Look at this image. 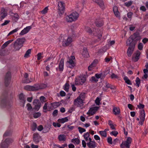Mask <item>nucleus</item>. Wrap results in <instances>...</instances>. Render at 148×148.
I'll return each mask as SVG.
<instances>
[{"label": "nucleus", "instance_id": "nucleus-17", "mask_svg": "<svg viewBox=\"0 0 148 148\" xmlns=\"http://www.w3.org/2000/svg\"><path fill=\"white\" fill-rule=\"evenodd\" d=\"M133 38L132 36H131L127 40L126 42L127 46L131 47L132 45L135 46V44L133 41H134Z\"/></svg>", "mask_w": 148, "mask_h": 148}, {"label": "nucleus", "instance_id": "nucleus-23", "mask_svg": "<svg viewBox=\"0 0 148 148\" xmlns=\"http://www.w3.org/2000/svg\"><path fill=\"white\" fill-rule=\"evenodd\" d=\"M87 144L89 148H95L97 146L96 143L94 140L87 143Z\"/></svg>", "mask_w": 148, "mask_h": 148}, {"label": "nucleus", "instance_id": "nucleus-37", "mask_svg": "<svg viewBox=\"0 0 148 148\" xmlns=\"http://www.w3.org/2000/svg\"><path fill=\"white\" fill-rule=\"evenodd\" d=\"M124 79L125 82L128 84L131 85L132 84L130 80L127 77L125 76L124 78Z\"/></svg>", "mask_w": 148, "mask_h": 148}, {"label": "nucleus", "instance_id": "nucleus-26", "mask_svg": "<svg viewBox=\"0 0 148 148\" xmlns=\"http://www.w3.org/2000/svg\"><path fill=\"white\" fill-rule=\"evenodd\" d=\"M64 60L62 59L60 61L59 64V68L60 71H62L64 68Z\"/></svg>", "mask_w": 148, "mask_h": 148}, {"label": "nucleus", "instance_id": "nucleus-25", "mask_svg": "<svg viewBox=\"0 0 148 148\" xmlns=\"http://www.w3.org/2000/svg\"><path fill=\"white\" fill-rule=\"evenodd\" d=\"M51 107L50 108L49 111L51 109L56 108L58 107L60 105V103L59 102H54L51 103Z\"/></svg>", "mask_w": 148, "mask_h": 148}, {"label": "nucleus", "instance_id": "nucleus-59", "mask_svg": "<svg viewBox=\"0 0 148 148\" xmlns=\"http://www.w3.org/2000/svg\"><path fill=\"white\" fill-rule=\"evenodd\" d=\"M43 127L42 125H39L37 127L38 130L40 131H41L43 129Z\"/></svg>", "mask_w": 148, "mask_h": 148}, {"label": "nucleus", "instance_id": "nucleus-20", "mask_svg": "<svg viewBox=\"0 0 148 148\" xmlns=\"http://www.w3.org/2000/svg\"><path fill=\"white\" fill-rule=\"evenodd\" d=\"M22 47L16 41L14 42V48L15 51H19Z\"/></svg>", "mask_w": 148, "mask_h": 148}, {"label": "nucleus", "instance_id": "nucleus-46", "mask_svg": "<svg viewBox=\"0 0 148 148\" xmlns=\"http://www.w3.org/2000/svg\"><path fill=\"white\" fill-rule=\"evenodd\" d=\"M136 82L137 87H139L140 84V80L138 77H137L136 78Z\"/></svg>", "mask_w": 148, "mask_h": 148}, {"label": "nucleus", "instance_id": "nucleus-27", "mask_svg": "<svg viewBox=\"0 0 148 148\" xmlns=\"http://www.w3.org/2000/svg\"><path fill=\"white\" fill-rule=\"evenodd\" d=\"M19 99L21 101V102L23 103V107H24V104L26 100L25 98L24 95L23 94V93H21L19 95Z\"/></svg>", "mask_w": 148, "mask_h": 148}, {"label": "nucleus", "instance_id": "nucleus-12", "mask_svg": "<svg viewBox=\"0 0 148 148\" xmlns=\"http://www.w3.org/2000/svg\"><path fill=\"white\" fill-rule=\"evenodd\" d=\"M145 111L144 110H142L140 111V121L139 122V123L141 125H142L143 123V122L145 119Z\"/></svg>", "mask_w": 148, "mask_h": 148}, {"label": "nucleus", "instance_id": "nucleus-38", "mask_svg": "<svg viewBox=\"0 0 148 148\" xmlns=\"http://www.w3.org/2000/svg\"><path fill=\"white\" fill-rule=\"evenodd\" d=\"M13 40H10L6 42L2 46V47L3 48L5 47L8 45V44L13 41Z\"/></svg>", "mask_w": 148, "mask_h": 148}, {"label": "nucleus", "instance_id": "nucleus-4", "mask_svg": "<svg viewBox=\"0 0 148 148\" xmlns=\"http://www.w3.org/2000/svg\"><path fill=\"white\" fill-rule=\"evenodd\" d=\"M132 141V138L130 137H127L126 141L123 142L121 145V148H130V145Z\"/></svg>", "mask_w": 148, "mask_h": 148}, {"label": "nucleus", "instance_id": "nucleus-63", "mask_svg": "<svg viewBox=\"0 0 148 148\" xmlns=\"http://www.w3.org/2000/svg\"><path fill=\"white\" fill-rule=\"evenodd\" d=\"M132 14H133V13L132 12H129L127 13V17L129 18H131Z\"/></svg>", "mask_w": 148, "mask_h": 148}, {"label": "nucleus", "instance_id": "nucleus-16", "mask_svg": "<svg viewBox=\"0 0 148 148\" xmlns=\"http://www.w3.org/2000/svg\"><path fill=\"white\" fill-rule=\"evenodd\" d=\"M135 47L133 45H132L131 47H129L128 49L127 52V55L129 57L131 56L134 51Z\"/></svg>", "mask_w": 148, "mask_h": 148}, {"label": "nucleus", "instance_id": "nucleus-49", "mask_svg": "<svg viewBox=\"0 0 148 148\" xmlns=\"http://www.w3.org/2000/svg\"><path fill=\"white\" fill-rule=\"evenodd\" d=\"M132 3V2L131 1H130L127 2H126L125 3V5L127 7L131 6Z\"/></svg>", "mask_w": 148, "mask_h": 148}, {"label": "nucleus", "instance_id": "nucleus-33", "mask_svg": "<svg viewBox=\"0 0 148 148\" xmlns=\"http://www.w3.org/2000/svg\"><path fill=\"white\" fill-rule=\"evenodd\" d=\"M32 86V91H35L40 90L38 84H36Z\"/></svg>", "mask_w": 148, "mask_h": 148}, {"label": "nucleus", "instance_id": "nucleus-51", "mask_svg": "<svg viewBox=\"0 0 148 148\" xmlns=\"http://www.w3.org/2000/svg\"><path fill=\"white\" fill-rule=\"evenodd\" d=\"M48 10L47 7H46L41 11V12L43 14H45L47 13Z\"/></svg>", "mask_w": 148, "mask_h": 148}, {"label": "nucleus", "instance_id": "nucleus-7", "mask_svg": "<svg viewBox=\"0 0 148 148\" xmlns=\"http://www.w3.org/2000/svg\"><path fill=\"white\" fill-rule=\"evenodd\" d=\"M84 101L77 97L75 99L73 102L74 105L77 107L82 106L84 105Z\"/></svg>", "mask_w": 148, "mask_h": 148}, {"label": "nucleus", "instance_id": "nucleus-29", "mask_svg": "<svg viewBox=\"0 0 148 148\" xmlns=\"http://www.w3.org/2000/svg\"><path fill=\"white\" fill-rule=\"evenodd\" d=\"M67 62L69 63V66L70 68H72L75 66L74 62L71 59H69V60L67 61Z\"/></svg>", "mask_w": 148, "mask_h": 148}, {"label": "nucleus", "instance_id": "nucleus-64", "mask_svg": "<svg viewBox=\"0 0 148 148\" xmlns=\"http://www.w3.org/2000/svg\"><path fill=\"white\" fill-rule=\"evenodd\" d=\"M111 134L116 136L118 134V132L116 131H112L111 132Z\"/></svg>", "mask_w": 148, "mask_h": 148}, {"label": "nucleus", "instance_id": "nucleus-6", "mask_svg": "<svg viewBox=\"0 0 148 148\" xmlns=\"http://www.w3.org/2000/svg\"><path fill=\"white\" fill-rule=\"evenodd\" d=\"M99 107L97 106L90 108L88 112L87 113V114L88 115V116L87 117V118H88V117L93 115L95 114L96 112L99 109Z\"/></svg>", "mask_w": 148, "mask_h": 148}, {"label": "nucleus", "instance_id": "nucleus-45", "mask_svg": "<svg viewBox=\"0 0 148 148\" xmlns=\"http://www.w3.org/2000/svg\"><path fill=\"white\" fill-rule=\"evenodd\" d=\"M69 84L67 83H66L64 86V90L66 92H68L69 91Z\"/></svg>", "mask_w": 148, "mask_h": 148}, {"label": "nucleus", "instance_id": "nucleus-50", "mask_svg": "<svg viewBox=\"0 0 148 148\" xmlns=\"http://www.w3.org/2000/svg\"><path fill=\"white\" fill-rule=\"evenodd\" d=\"M101 99L97 97L95 100V103L97 105H99Z\"/></svg>", "mask_w": 148, "mask_h": 148}, {"label": "nucleus", "instance_id": "nucleus-19", "mask_svg": "<svg viewBox=\"0 0 148 148\" xmlns=\"http://www.w3.org/2000/svg\"><path fill=\"white\" fill-rule=\"evenodd\" d=\"M26 39L24 37L19 38L15 41L22 46H23V44L26 41Z\"/></svg>", "mask_w": 148, "mask_h": 148}, {"label": "nucleus", "instance_id": "nucleus-32", "mask_svg": "<svg viewBox=\"0 0 148 148\" xmlns=\"http://www.w3.org/2000/svg\"><path fill=\"white\" fill-rule=\"evenodd\" d=\"M68 121L67 117H66L63 118L59 119L58 121L59 123H63L65 122H67Z\"/></svg>", "mask_w": 148, "mask_h": 148}, {"label": "nucleus", "instance_id": "nucleus-14", "mask_svg": "<svg viewBox=\"0 0 148 148\" xmlns=\"http://www.w3.org/2000/svg\"><path fill=\"white\" fill-rule=\"evenodd\" d=\"M7 15V13L5 9L2 8L0 11V21L3 19Z\"/></svg>", "mask_w": 148, "mask_h": 148}, {"label": "nucleus", "instance_id": "nucleus-55", "mask_svg": "<svg viewBox=\"0 0 148 148\" xmlns=\"http://www.w3.org/2000/svg\"><path fill=\"white\" fill-rule=\"evenodd\" d=\"M10 131H6L5 133H4V134L3 135L4 136H9L10 135Z\"/></svg>", "mask_w": 148, "mask_h": 148}, {"label": "nucleus", "instance_id": "nucleus-15", "mask_svg": "<svg viewBox=\"0 0 148 148\" xmlns=\"http://www.w3.org/2000/svg\"><path fill=\"white\" fill-rule=\"evenodd\" d=\"M32 27L31 26H28L24 28L22 30L19 35L21 36L29 32V30L31 29Z\"/></svg>", "mask_w": 148, "mask_h": 148}, {"label": "nucleus", "instance_id": "nucleus-48", "mask_svg": "<svg viewBox=\"0 0 148 148\" xmlns=\"http://www.w3.org/2000/svg\"><path fill=\"white\" fill-rule=\"evenodd\" d=\"M78 129L80 133L82 134L83 132L86 131V130L80 127H78Z\"/></svg>", "mask_w": 148, "mask_h": 148}, {"label": "nucleus", "instance_id": "nucleus-22", "mask_svg": "<svg viewBox=\"0 0 148 148\" xmlns=\"http://www.w3.org/2000/svg\"><path fill=\"white\" fill-rule=\"evenodd\" d=\"M113 11L115 16L117 18H120V13L118 11V8L117 6H114L113 8Z\"/></svg>", "mask_w": 148, "mask_h": 148}, {"label": "nucleus", "instance_id": "nucleus-35", "mask_svg": "<svg viewBox=\"0 0 148 148\" xmlns=\"http://www.w3.org/2000/svg\"><path fill=\"white\" fill-rule=\"evenodd\" d=\"M31 53V49H28L26 52L24 56V57L26 58H28L29 57L30 54Z\"/></svg>", "mask_w": 148, "mask_h": 148}, {"label": "nucleus", "instance_id": "nucleus-2", "mask_svg": "<svg viewBox=\"0 0 148 148\" xmlns=\"http://www.w3.org/2000/svg\"><path fill=\"white\" fill-rule=\"evenodd\" d=\"M13 141V140L12 139L7 138L1 143L0 145L1 146L2 148H7Z\"/></svg>", "mask_w": 148, "mask_h": 148}, {"label": "nucleus", "instance_id": "nucleus-34", "mask_svg": "<svg viewBox=\"0 0 148 148\" xmlns=\"http://www.w3.org/2000/svg\"><path fill=\"white\" fill-rule=\"evenodd\" d=\"M85 96L86 94L85 93L82 92L77 97L81 100H82L84 101L85 97Z\"/></svg>", "mask_w": 148, "mask_h": 148}, {"label": "nucleus", "instance_id": "nucleus-43", "mask_svg": "<svg viewBox=\"0 0 148 148\" xmlns=\"http://www.w3.org/2000/svg\"><path fill=\"white\" fill-rule=\"evenodd\" d=\"M37 126V125L34 122H33L31 126L32 130L33 131H35L36 130Z\"/></svg>", "mask_w": 148, "mask_h": 148}, {"label": "nucleus", "instance_id": "nucleus-3", "mask_svg": "<svg viewBox=\"0 0 148 148\" xmlns=\"http://www.w3.org/2000/svg\"><path fill=\"white\" fill-rule=\"evenodd\" d=\"M132 141V138L130 137H127L126 141L123 142L121 145V148H130V145Z\"/></svg>", "mask_w": 148, "mask_h": 148}, {"label": "nucleus", "instance_id": "nucleus-30", "mask_svg": "<svg viewBox=\"0 0 148 148\" xmlns=\"http://www.w3.org/2000/svg\"><path fill=\"white\" fill-rule=\"evenodd\" d=\"M132 36L133 38V39L134 41L139 40L141 38L140 36L136 34H134Z\"/></svg>", "mask_w": 148, "mask_h": 148}, {"label": "nucleus", "instance_id": "nucleus-44", "mask_svg": "<svg viewBox=\"0 0 148 148\" xmlns=\"http://www.w3.org/2000/svg\"><path fill=\"white\" fill-rule=\"evenodd\" d=\"M95 31L96 32V33H97V34H95L94 32L93 33V34L94 35H97V36H98L99 38L101 37L102 36V35H101V32H100L99 33V32H100V31L98 29H97L96 30V31Z\"/></svg>", "mask_w": 148, "mask_h": 148}, {"label": "nucleus", "instance_id": "nucleus-54", "mask_svg": "<svg viewBox=\"0 0 148 148\" xmlns=\"http://www.w3.org/2000/svg\"><path fill=\"white\" fill-rule=\"evenodd\" d=\"M27 110L28 111H30L32 109V107L31 104L29 103H28L27 104Z\"/></svg>", "mask_w": 148, "mask_h": 148}, {"label": "nucleus", "instance_id": "nucleus-18", "mask_svg": "<svg viewBox=\"0 0 148 148\" xmlns=\"http://www.w3.org/2000/svg\"><path fill=\"white\" fill-rule=\"evenodd\" d=\"M94 2L97 3V4L102 9L105 8V5L103 0H92Z\"/></svg>", "mask_w": 148, "mask_h": 148}, {"label": "nucleus", "instance_id": "nucleus-40", "mask_svg": "<svg viewBox=\"0 0 148 148\" xmlns=\"http://www.w3.org/2000/svg\"><path fill=\"white\" fill-rule=\"evenodd\" d=\"M71 142L74 143H75L76 144L78 145L79 144L80 140L78 138H73Z\"/></svg>", "mask_w": 148, "mask_h": 148}, {"label": "nucleus", "instance_id": "nucleus-1", "mask_svg": "<svg viewBox=\"0 0 148 148\" xmlns=\"http://www.w3.org/2000/svg\"><path fill=\"white\" fill-rule=\"evenodd\" d=\"M79 16V14L77 12H72L66 16L65 17V20L68 22L71 23L77 20Z\"/></svg>", "mask_w": 148, "mask_h": 148}, {"label": "nucleus", "instance_id": "nucleus-24", "mask_svg": "<svg viewBox=\"0 0 148 148\" xmlns=\"http://www.w3.org/2000/svg\"><path fill=\"white\" fill-rule=\"evenodd\" d=\"M72 42V38L70 37H69L67 40L64 42V43H63V45L64 46H68Z\"/></svg>", "mask_w": 148, "mask_h": 148}, {"label": "nucleus", "instance_id": "nucleus-39", "mask_svg": "<svg viewBox=\"0 0 148 148\" xmlns=\"http://www.w3.org/2000/svg\"><path fill=\"white\" fill-rule=\"evenodd\" d=\"M58 138L60 141H64L66 140L65 136L64 135H60L58 137Z\"/></svg>", "mask_w": 148, "mask_h": 148}, {"label": "nucleus", "instance_id": "nucleus-10", "mask_svg": "<svg viewBox=\"0 0 148 148\" xmlns=\"http://www.w3.org/2000/svg\"><path fill=\"white\" fill-rule=\"evenodd\" d=\"M140 52L137 50L132 56V60L134 62L137 61L139 59L140 56Z\"/></svg>", "mask_w": 148, "mask_h": 148}, {"label": "nucleus", "instance_id": "nucleus-21", "mask_svg": "<svg viewBox=\"0 0 148 148\" xmlns=\"http://www.w3.org/2000/svg\"><path fill=\"white\" fill-rule=\"evenodd\" d=\"M82 54L84 57L88 58L89 56V55L86 47L83 48L82 52Z\"/></svg>", "mask_w": 148, "mask_h": 148}, {"label": "nucleus", "instance_id": "nucleus-9", "mask_svg": "<svg viewBox=\"0 0 148 148\" xmlns=\"http://www.w3.org/2000/svg\"><path fill=\"white\" fill-rule=\"evenodd\" d=\"M11 78V73L8 72L6 74L5 78V84L6 86H8L10 82Z\"/></svg>", "mask_w": 148, "mask_h": 148}, {"label": "nucleus", "instance_id": "nucleus-41", "mask_svg": "<svg viewBox=\"0 0 148 148\" xmlns=\"http://www.w3.org/2000/svg\"><path fill=\"white\" fill-rule=\"evenodd\" d=\"M32 86L30 85H27L24 87V89L27 90L32 91Z\"/></svg>", "mask_w": 148, "mask_h": 148}, {"label": "nucleus", "instance_id": "nucleus-62", "mask_svg": "<svg viewBox=\"0 0 148 148\" xmlns=\"http://www.w3.org/2000/svg\"><path fill=\"white\" fill-rule=\"evenodd\" d=\"M91 81L93 82H97L98 81V79L94 77H91Z\"/></svg>", "mask_w": 148, "mask_h": 148}, {"label": "nucleus", "instance_id": "nucleus-42", "mask_svg": "<svg viewBox=\"0 0 148 148\" xmlns=\"http://www.w3.org/2000/svg\"><path fill=\"white\" fill-rule=\"evenodd\" d=\"M99 133L102 136L106 137L107 136V133L106 130L100 131Z\"/></svg>", "mask_w": 148, "mask_h": 148}, {"label": "nucleus", "instance_id": "nucleus-60", "mask_svg": "<svg viewBox=\"0 0 148 148\" xmlns=\"http://www.w3.org/2000/svg\"><path fill=\"white\" fill-rule=\"evenodd\" d=\"M13 18L15 19L18 20L19 18V16L17 14H15L13 16Z\"/></svg>", "mask_w": 148, "mask_h": 148}, {"label": "nucleus", "instance_id": "nucleus-31", "mask_svg": "<svg viewBox=\"0 0 148 148\" xmlns=\"http://www.w3.org/2000/svg\"><path fill=\"white\" fill-rule=\"evenodd\" d=\"M106 87L107 88H110L111 89L115 90L116 88V87L114 86H113L111 84L106 83Z\"/></svg>", "mask_w": 148, "mask_h": 148}, {"label": "nucleus", "instance_id": "nucleus-11", "mask_svg": "<svg viewBox=\"0 0 148 148\" xmlns=\"http://www.w3.org/2000/svg\"><path fill=\"white\" fill-rule=\"evenodd\" d=\"M86 78L84 77H79L75 80V83L77 85H82L86 81Z\"/></svg>", "mask_w": 148, "mask_h": 148}, {"label": "nucleus", "instance_id": "nucleus-28", "mask_svg": "<svg viewBox=\"0 0 148 148\" xmlns=\"http://www.w3.org/2000/svg\"><path fill=\"white\" fill-rule=\"evenodd\" d=\"M113 112L115 115H119L120 112V109L118 107H114L113 109Z\"/></svg>", "mask_w": 148, "mask_h": 148}, {"label": "nucleus", "instance_id": "nucleus-57", "mask_svg": "<svg viewBox=\"0 0 148 148\" xmlns=\"http://www.w3.org/2000/svg\"><path fill=\"white\" fill-rule=\"evenodd\" d=\"M137 107L139 109H143L144 107V105L140 103L138 105H137Z\"/></svg>", "mask_w": 148, "mask_h": 148}, {"label": "nucleus", "instance_id": "nucleus-61", "mask_svg": "<svg viewBox=\"0 0 148 148\" xmlns=\"http://www.w3.org/2000/svg\"><path fill=\"white\" fill-rule=\"evenodd\" d=\"M58 110H55L53 112L52 114L53 116H55L58 114Z\"/></svg>", "mask_w": 148, "mask_h": 148}, {"label": "nucleus", "instance_id": "nucleus-58", "mask_svg": "<svg viewBox=\"0 0 148 148\" xmlns=\"http://www.w3.org/2000/svg\"><path fill=\"white\" fill-rule=\"evenodd\" d=\"M111 77L112 79L118 78V76L113 73L111 75Z\"/></svg>", "mask_w": 148, "mask_h": 148}, {"label": "nucleus", "instance_id": "nucleus-52", "mask_svg": "<svg viewBox=\"0 0 148 148\" xmlns=\"http://www.w3.org/2000/svg\"><path fill=\"white\" fill-rule=\"evenodd\" d=\"M143 48V44L141 43H139L138 45V48L140 50H142Z\"/></svg>", "mask_w": 148, "mask_h": 148}, {"label": "nucleus", "instance_id": "nucleus-56", "mask_svg": "<svg viewBox=\"0 0 148 148\" xmlns=\"http://www.w3.org/2000/svg\"><path fill=\"white\" fill-rule=\"evenodd\" d=\"M108 142V143H110V144H112V138L110 137H108L107 139Z\"/></svg>", "mask_w": 148, "mask_h": 148}, {"label": "nucleus", "instance_id": "nucleus-47", "mask_svg": "<svg viewBox=\"0 0 148 148\" xmlns=\"http://www.w3.org/2000/svg\"><path fill=\"white\" fill-rule=\"evenodd\" d=\"M85 30L87 32L90 34H91L92 32L90 28L88 27H85Z\"/></svg>", "mask_w": 148, "mask_h": 148}, {"label": "nucleus", "instance_id": "nucleus-13", "mask_svg": "<svg viewBox=\"0 0 148 148\" xmlns=\"http://www.w3.org/2000/svg\"><path fill=\"white\" fill-rule=\"evenodd\" d=\"M41 137L37 133L34 134L33 135V140L36 144L38 143Z\"/></svg>", "mask_w": 148, "mask_h": 148}, {"label": "nucleus", "instance_id": "nucleus-5", "mask_svg": "<svg viewBox=\"0 0 148 148\" xmlns=\"http://www.w3.org/2000/svg\"><path fill=\"white\" fill-rule=\"evenodd\" d=\"M65 4L62 1H60L58 2V14L60 15L62 14L64 12L65 10Z\"/></svg>", "mask_w": 148, "mask_h": 148}, {"label": "nucleus", "instance_id": "nucleus-8", "mask_svg": "<svg viewBox=\"0 0 148 148\" xmlns=\"http://www.w3.org/2000/svg\"><path fill=\"white\" fill-rule=\"evenodd\" d=\"M33 104L34 106V109L38 111L41 106V103L39 100L37 99H34L33 101Z\"/></svg>", "mask_w": 148, "mask_h": 148}, {"label": "nucleus", "instance_id": "nucleus-53", "mask_svg": "<svg viewBox=\"0 0 148 148\" xmlns=\"http://www.w3.org/2000/svg\"><path fill=\"white\" fill-rule=\"evenodd\" d=\"M39 86L40 90L43 89L45 88L46 86V85L42 84H39Z\"/></svg>", "mask_w": 148, "mask_h": 148}, {"label": "nucleus", "instance_id": "nucleus-36", "mask_svg": "<svg viewBox=\"0 0 148 148\" xmlns=\"http://www.w3.org/2000/svg\"><path fill=\"white\" fill-rule=\"evenodd\" d=\"M41 115V114L40 112H35L33 114V117L35 119L40 117Z\"/></svg>", "mask_w": 148, "mask_h": 148}]
</instances>
